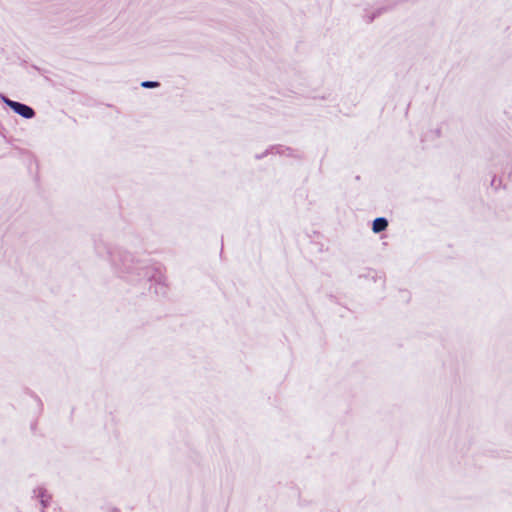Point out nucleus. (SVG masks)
<instances>
[{
    "mask_svg": "<svg viewBox=\"0 0 512 512\" xmlns=\"http://www.w3.org/2000/svg\"><path fill=\"white\" fill-rule=\"evenodd\" d=\"M388 226V221L385 218L379 217L373 221L372 230L374 233L384 231Z\"/></svg>",
    "mask_w": 512,
    "mask_h": 512,
    "instance_id": "2",
    "label": "nucleus"
},
{
    "mask_svg": "<svg viewBox=\"0 0 512 512\" xmlns=\"http://www.w3.org/2000/svg\"><path fill=\"white\" fill-rule=\"evenodd\" d=\"M141 86L144 88H155L159 86V83L154 81H144L141 83Z\"/></svg>",
    "mask_w": 512,
    "mask_h": 512,
    "instance_id": "3",
    "label": "nucleus"
},
{
    "mask_svg": "<svg viewBox=\"0 0 512 512\" xmlns=\"http://www.w3.org/2000/svg\"><path fill=\"white\" fill-rule=\"evenodd\" d=\"M6 103L10 108H12L16 113H18L19 115H21L24 118L29 119L35 115L34 110L25 104H22V103H19L16 101H12V100H8V99L6 100Z\"/></svg>",
    "mask_w": 512,
    "mask_h": 512,
    "instance_id": "1",
    "label": "nucleus"
}]
</instances>
